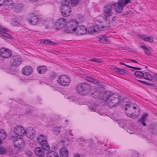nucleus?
<instances>
[{"label":"nucleus","instance_id":"nucleus-1","mask_svg":"<svg viewBox=\"0 0 157 157\" xmlns=\"http://www.w3.org/2000/svg\"><path fill=\"white\" fill-rule=\"evenodd\" d=\"M63 27H64L63 29L65 32L71 33L75 32L77 36L84 35L87 31L85 26L79 25V22L75 19L71 20L67 23L66 19L63 18L58 20L55 24V28L59 29Z\"/></svg>","mask_w":157,"mask_h":157},{"label":"nucleus","instance_id":"nucleus-2","mask_svg":"<svg viewBox=\"0 0 157 157\" xmlns=\"http://www.w3.org/2000/svg\"><path fill=\"white\" fill-rule=\"evenodd\" d=\"M120 98L118 95L108 91L104 94L102 100L103 101L106 102L108 106L112 108L118 105L120 101Z\"/></svg>","mask_w":157,"mask_h":157},{"label":"nucleus","instance_id":"nucleus-3","mask_svg":"<svg viewBox=\"0 0 157 157\" xmlns=\"http://www.w3.org/2000/svg\"><path fill=\"white\" fill-rule=\"evenodd\" d=\"M125 112L127 116L130 118H135L139 115L140 109L137 107L131 106L129 101H127L125 104Z\"/></svg>","mask_w":157,"mask_h":157},{"label":"nucleus","instance_id":"nucleus-4","mask_svg":"<svg viewBox=\"0 0 157 157\" xmlns=\"http://www.w3.org/2000/svg\"><path fill=\"white\" fill-rule=\"evenodd\" d=\"M91 89L90 85L86 82L81 83L76 87V90L78 93L84 95L90 93Z\"/></svg>","mask_w":157,"mask_h":157},{"label":"nucleus","instance_id":"nucleus-5","mask_svg":"<svg viewBox=\"0 0 157 157\" xmlns=\"http://www.w3.org/2000/svg\"><path fill=\"white\" fill-rule=\"evenodd\" d=\"M36 141L42 148L45 150H49L50 146L44 136L42 134L40 135L37 137Z\"/></svg>","mask_w":157,"mask_h":157},{"label":"nucleus","instance_id":"nucleus-6","mask_svg":"<svg viewBox=\"0 0 157 157\" xmlns=\"http://www.w3.org/2000/svg\"><path fill=\"white\" fill-rule=\"evenodd\" d=\"M12 138L14 147L20 149L24 147L25 142L22 138L17 136H12Z\"/></svg>","mask_w":157,"mask_h":157},{"label":"nucleus","instance_id":"nucleus-7","mask_svg":"<svg viewBox=\"0 0 157 157\" xmlns=\"http://www.w3.org/2000/svg\"><path fill=\"white\" fill-rule=\"evenodd\" d=\"M57 82L60 85L63 86H67L70 84L71 80L67 75H63L59 76L57 80Z\"/></svg>","mask_w":157,"mask_h":157},{"label":"nucleus","instance_id":"nucleus-8","mask_svg":"<svg viewBox=\"0 0 157 157\" xmlns=\"http://www.w3.org/2000/svg\"><path fill=\"white\" fill-rule=\"evenodd\" d=\"M60 10L61 15L64 17L69 16L71 12L70 6H61Z\"/></svg>","mask_w":157,"mask_h":157},{"label":"nucleus","instance_id":"nucleus-9","mask_svg":"<svg viewBox=\"0 0 157 157\" xmlns=\"http://www.w3.org/2000/svg\"><path fill=\"white\" fill-rule=\"evenodd\" d=\"M29 23L33 25L37 24L39 21V18L37 16L33 13H30L28 15Z\"/></svg>","mask_w":157,"mask_h":157},{"label":"nucleus","instance_id":"nucleus-10","mask_svg":"<svg viewBox=\"0 0 157 157\" xmlns=\"http://www.w3.org/2000/svg\"><path fill=\"white\" fill-rule=\"evenodd\" d=\"M22 59L18 56H13L10 59V63L11 66L17 67L21 63Z\"/></svg>","mask_w":157,"mask_h":157},{"label":"nucleus","instance_id":"nucleus-11","mask_svg":"<svg viewBox=\"0 0 157 157\" xmlns=\"http://www.w3.org/2000/svg\"><path fill=\"white\" fill-rule=\"evenodd\" d=\"M10 50L8 49L2 48L0 49V56L3 58H8L12 55Z\"/></svg>","mask_w":157,"mask_h":157},{"label":"nucleus","instance_id":"nucleus-12","mask_svg":"<svg viewBox=\"0 0 157 157\" xmlns=\"http://www.w3.org/2000/svg\"><path fill=\"white\" fill-rule=\"evenodd\" d=\"M90 93L91 96L95 99L100 98L102 95L101 91L97 88L91 89Z\"/></svg>","mask_w":157,"mask_h":157},{"label":"nucleus","instance_id":"nucleus-13","mask_svg":"<svg viewBox=\"0 0 157 157\" xmlns=\"http://www.w3.org/2000/svg\"><path fill=\"white\" fill-rule=\"evenodd\" d=\"M112 5H106L104 6V9L103 11L105 17H110L113 14L112 12Z\"/></svg>","mask_w":157,"mask_h":157},{"label":"nucleus","instance_id":"nucleus-14","mask_svg":"<svg viewBox=\"0 0 157 157\" xmlns=\"http://www.w3.org/2000/svg\"><path fill=\"white\" fill-rule=\"evenodd\" d=\"M25 133L27 137L31 139H33L35 136L36 132L32 128H29L26 129Z\"/></svg>","mask_w":157,"mask_h":157},{"label":"nucleus","instance_id":"nucleus-15","mask_svg":"<svg viewBox=\"0 0 157 157\" xmlns=\"http://www.w3.org/2000/svg\"><path fill=\"white\" fill-rule=\"evenodd\" d=\"M44 150L40 147H36L34 149V153L35 154L38 156L44 157L45 155Z\"/></svg>","mask_w":157,"mask_h":157},{"label":"nucleus","instance_id":"nucleus-16","mask_svg":"<svg viewBox=\"0 0 157 157\" xmlns=\"http://www.w3.org/2000/svg\"><path fill=\"white\" fill-rule=\"evenodd\" d=\"M14 132L18 136H21L25 133V130L21 126H17L15 128Z\"/></svg>","mask_w":157,"mask_h":157},{"label":"nucleus","instance_id":"nucleus-17","mask_svg":"<svg viewBox=\"0 0 157 157\" xmlns=\"http://www.w3.org/2000/svg\"><path fill=\"white\" fill-rule=\"evenodd\" d=\"M60 157H68V151L67 149L65 147L61 148L59 150Z\"/></svg>","mask_w":157,"mask_h":157},{"label":"nucleus","instance_id":"nucleus-18","mask_svg":"<svg viewBox=\"0 0 157 157\" xmlns=\"http://www.w3.org/2000/svg\"><path fill=\"white\" fill-rule=\"evenodd\" d=\"M112 5L114 6L115 10L117 13H122V11L123 9V6L114 3H113Z\"/></svg>","mask_w":157,"mask_h":157},{"label":"nucleus","instance_id":"nucleus-19","mask_svg":"<svg viewBox=\"0 0 157 157\" xmlns=\"http://www.w3.org/2000/svg\"><path fill=\"white\" fill-rule=\"evenodd\" d=\"M112 5L114 6L115 10L117 13H122V11L123 9V6L114 3H113Z\"/></svg>","mask_w":157,"mask_h":157},{"label":"nucleus","instance_id":"nucleus-20","mask_svg":"<svg viewBox=\"0 0 157 157\" xmlns=\"http://www.w3.org/2000/svg\"><path fill=\"white\" fill-rule=\"evenodd\" d=\"M139 36L141 39L145 41H148L150 43L153 42V39L152 36H148L145 35H140Z\"/></svg>","mask_w":157,"mask_h":157},{"label":"nucleus","instance_id":"nucleus-21","mask_svg":"<svg viewBox=\"0 0 157 157\" xmlns=\"http://www.w3.org/2000/svg\"><path fill=\"white\" fill-rule=\"evenodd\" d=\"M99 27L97 25H93L91 26L87 29V31L89 34L92 33L97 31V30L98 29Z\"/></svg>","mask_w":157,"mask_h":157},{"label":"nucleus","instance_id":"nucleus-22","mask_svg":"<svg viewBox=\"0 0 157 157\" xmlns=\"http://www.w3.org/2000/svg\"><path fill=\"white\" fill-rule=\"evenodd\" d=\"M140 48L143 49L144 53L148 56H151V54L150 51L151 48H148L146 47L145 45H143L141 46Z\"/></svg>","mask_w":157,"mask_h":157},{"label":"nucleus","instance_id":"nucleus-23","mask_svg":"<svg viewBox=\"0 0 157 157\" xmlns=\"http://www.w3.org/2000/svg\"><path fill=\"white\" fill-rule=\"evenodd\" d=\"M47 157H59L58 154L55 151L50 150L46 154Z\"/></svg>","mask_w":157,"mask_h":157},{"label":"nucleus","instance_id":"nucleus-24","mask_svg":"<svg viewBox=\"0 0 157 157\" xmlns=\"http://www.w3.org/2000/svg\"><path fill=\"white\" fill-rule=\"evenodd\" d=\"M108 37L105 36L103 35L98 37V40L101 43L105 44L108 42Z\"/></svg>","mask_w":157,"mask_h":157},{"label":"nucleus","instance_id":"nucleus-25","mask_svg":"<svg viewBox=\"0 0 157 157\" xmlns=\"http://www.w3.org/2000/svg\"><path fill=\"white\" fill-rule=\"evenodd\" d=\"M147 114H144L139 120V121L144 126H145L146 125V124L145 123L144 121L147 120Z\"/></svg>","mask_w":157,"mask_h":157},{"label":"nucleus","instance_id":"nucleus-26","mask_svg":"<svg viewBox=\"0 0 157 157\" xmlns=\"http://www.w3.org/2000/svg\"><path fill=\"white\" fill-rule=\"evenodd\" d=\"M13 2L12 0H5L3 5H4V6L5 7V8L6 9H8L9 7L8 6H13Z\"/></svg>","mask_w":157,"mask_h":157},{"label":"nucleus","instance_id":"nucleus-27","mask_svg":"<svg viewBox=\"0 0 157 157\" xmlns=\"http://www.w3.org/2000/svg\"><path fill=\"white\" fill-rule=\"evenodd\" d=\"M85 79L86 80L95 84H98L99 82H98L96 79L88 76H86L85 77Z\"/></svg>","mask_w":157,"mask_h":157},{"label":"nucleus","instance_id":"nucleus-28","mask_svg":"<svg viewBox=\"0 0 157 157\" xmlns=\"http://www.w3.org/2000/svg\"><path fill=\"white\" fill-rule=\"evenodd\" d=\"M6 133L3 129H0V139L4 140L6 137Z\"/></svg>","mask_w":157,"mask_h":157},{"label":"nucleus","instance_id":"nucleus-29","mask_svg":"<svg viewBox=\"0 0 157 157\" xmlns=\"http://www.w3.org/2000/svg\"><path fill=\"white\" fill-rule=\"evenodd\" d=\"M22 73L24 75H29L33 72L32 69H22Z\"/></svg>","mask_w":157,"mask_h":157},{"label":"nucleus","instance_id":"nucleus-30","mask_svg":"<svg viewBox=\"0 0 157 157\" xmlns=\"http://www.w3.org/2000/svg\"><path fill=\"white\" fill-rule=\"evenodd\" d=\"M144 78L145 79L149 80H150L153 79L152 76L147 72H145L144 74Z\"/></svg>","mask_w":157,"mask_h":157},{"label":"nucleus","instance_id":"nucleus-31","mask_svg":"<svg viewBox=\"0 0 157 157\" xmlns=\"http://www.w3.org/2000/svg\"><path fill=\"white\" fill-rule=\"evenodd\" d=\"M105 21L106 22V25L105 26H103L101 27V28H105V29H108L110 27V22L109 20H108L107 19V17H105Z\"/></svg>","mask_w":157,"mask_h":157},{"label":"nucleus","instance_id":"nucleus-32","mask_svg":"<svg viewBox=\"0 0 157 157\" xmlns=\"http://www.w3.org/2000/svg\"><path fill=\"white\" fill-rule=\"evenodd\" d=\"M0 33L2 35V36L6 37L10 39H13V37L10 34H8L6 33L0 31Z\"/></svg>","mask_w":157,"mask_h":157},{"label":"nucleus","instance_id":"nucleus-33","mask_svg":"<svg viewBox=\"0 0 157 157\" xmlns=\"http://www.w3.org/2000/svg\"><path fill=\"white\" fill-rule=\"evenodd\" d=\"M116 73L121 75H124L127 73V71L125 69H114Z\"/></svg>","mask_w":157,"mask_h":157},{"label":"nucleus","instance_id":"nucleus-34","mask_svg":"<svg viewBox=\"0 0 157 157\" xmlns=\"http://www.w3.org/2000/svg\"><path fill=\"white\" fill-rule=\"evenodd\" d=\"M60 127H54L52 128V130L54 132L55 134H57L60 132Z\"/></svg>","mask_w":157,"mask_h":157},{"label":"nucleus","instance_id":"nucleus-35","mask_svg":"<svg viewBox=\"0 0 157 157\" xmlns=\"http://www.w3.org/2000/svg\"><path fill=\"white\" fill-rule=\"evenodd\" d=\"M62 6H69V4L71 2V0H61Z\"/></svg>","mask_w":157,"mask_h":157},{"label":"nucleus","instance_id":"nucleus-36","mask_svg":"<svg viewBox=\"0 0 157 157\" xmlns=\"http://www.w3.org/2000/svg\"><path fill=\"white\" fill-rule=\"evenodd\" d=\"M134 74L137 77H144V73L141 71H136L134 73Z\"/></svg>","mask_w":157,"mask_h":157},{"label":"nucleus","instance_id":"nucleus-37","mask_svg":"<svg viewBox=\"0 0 157 157\" xmlns=\"http://www.w3.org/2000/svg\"><path fill=\"white\" fill-rule=\"evenodd\" d=\"M89 60L92 62H94L96 63H101L102 62V60L100 59H98L95 58L90 59Z\"/></svg>","mask_w":157,"mask_h":157},{"label":"nucleus","instance_id":"nucleus-38","mask_svg":"<svg viewBox=\"0 0 157 157\" xmlns=\"http://www.w3.org/2000/svg\"><path fill=\"white\" fill-rule=\"evenodd\" d=\"M42 42L43 44H45L51 45V41L48 40H42Z\"/></svg>","mask_w":157,"mask_h":157},{"label":"nucleus","instance_id":"nucleus-39","mask_svg":"<svg viewBox=\"0 0 157 157\" xmlns=\"http://www.w3.org/2000/svg\"><path fill=\"white\" fill-rule=\"evenodd\" d=\"M71 1L70 3L72 4L75 6L76 5H77L79 3L78 0H71Z\"/></svg>","mask_w":157,"mask_h":157},{"label":"nucleus","instance_id":"nucleus-40","mask_svg":"<svg viewBox=\"0 0 157 157\" xmlns=\"http://www.w3.org/2000/svg\"><path fill=\"white\" fill-rule=\"evenodd\" d=\"M6 152L5 149L2 146H0V154H4Z\"/></svg>","mask_w":157,"mask_h":157},{"label":"nucleus","instance_id":"nucleus-41","mask_svg":"<svg viewBox=\"0 0 157 157\" xmlns=\"http://www.w3.org/2000/svg\"><path fill=\"white\" fill-rule=\"evenodd\" d=\"M25 154L28 156H31L33 154L32 152L29 150L26 151H25Z\"/></svg>","mask_w":157,"mask_h":157},{"label":"nucleus","instance_id":"nucleus-42","mask_svg":"<svg viewBox=\"0 0 157 157\" xmlns=\"http://www.w3.org/2000/svg\"><path fill=\"white\" fill-rule=\"evenodd\" d=\"M76 72L78 74L82 75H84L85 74V73L83 71L79 69H77Z\"/></svg>","mask_w":157,"mask_h":157},{"label":"nucleus","instance_id":"nucleus-43","mask_svg":"<svg viewBox=\"0 0 157 157\" xmlns=\"http://www.w3.org/2000/svg\"><path fill=\"white\" fill-rule=\"evenodd\" d=\"M47 69H37V72L40 74L44 73L46 71Z\"/></svg>","mask_w":157,"mask_h":157},{"label":"nucleus","instance_id":"nucleus-44","mask_svg":"<svg viewBox=\"0 0 157 157\" xmlns=\"http://www.w3.org/2000/svg\"><path fill=\"white\" fill-rule=\"evenodd\" d=\"M121 14L120 15V16L126 17H127V15L129 14V13L128 11H126L125 13H121Z\"/></svg>","mask_w":157,"mask_h":157},{"label":"nucleus","instance_id":"nucleus-45","mask_svg":"<svg viewBox=\"0 0 157 157\" xmlns=\"http://www.w3.org/2000/svg\"><path fill=\"white\" fill-rule=\"evenodd\" d=\"M124 2L123 0H118V2L115 3H118L119 4H120L121 5H122V6H124Z\"/></svg>","mask_w":157,"mask_h":157},{"label":"nucleus","instance_id":"nucleus-46","mask_svg":"<svg viewBox=\"0 0 157 157\" xmlns=\"http://www.w3.org/2000/svg\"><path fill=\"white\" fill-rule=\"evenodd\" d=\"M0 30H2L6 32H8L9 30L8 29H6L0 25Z\"/></svg>","mask_w":157,"mask_h":157},{"label":"nucleus","instance_id":"nucleus-47","mask_svg":"<svg viewBox=\"0 0 157 157\" xmlns=\"http://www.w3.org/2000/svg\"><path fill=\"white\" fill-rule=\"evenodd\" d=\"M47 67L46 66L44 65L40 66L37 67L36 69H47Z\"/></svg>","mask_w":157,"mask_h":157},{"label":"nucleus","instance_id":"nucleus-48","mask_svg":"<svg viewBox=\"0 0 157 157\" xmlns=\"http://www.w3.org/2000/svg\"><path fill=\"white\" fill-rule=\"evenodd\" d=\"M126 66L127 67L129 68H130L131 69H142L141 68L138 67H132V66H131L127 65H126Z\"/></svg>","mask_w":157,"mask_h":157},{"label":"nucleus","instance_id":"nucleus-49","mask_svg":"<svg viewBox=\"0 0 157 157\" xmlns=\"http://www.w3.org/2000/svg\"><path fill=\"white\" fill-rule=\"evenodd\" d=\"M146 84L148 85H149L152 86H155V83L151 82H146Z\"/></svg>","mask_w":157,"mask_h":157},{"label":"nucleus","instance_id":"nucleus-50","mask_svg":"<svg viewBox=\"0 0 157 157\" xmlns=\"http://www.w3.org/2000/svg\"><path fill=\"white\" fill-rule=\"evenodd\" d=\"M109 69H120L119 68H117V67H116L115 66H112V65L109 66Z\"/></svg>","mask_w":157,"mask_h":157},{"label":"nucleus","instance_id":"nucleus-51","mask_svg":"<svg viewBox=\"0 0 157 157\" xmlns=\"http://www.w3.org/2000/svg\"><path fill=\"white\" fill-rule=\"evenodd\" d=\"M22 69H33L30 66H26L24 67Z\"/></svg>","mask_w":157,"mask_h":157},{"label":"nucleus","instance_id":"nucleus-52","mask_svg":"<svg viewBox=\"0 0 157 157\" xmlns=\"http://www.w3.org/2000/svg\"><path fill=\"white\" fill-rule=\"evenodd\" d=\"M145 68L146 69H149V68H150L151 67L149 65H147V64H145V65L144 66Z\"/></svg>","mask_w":157,"mask_h":157},{"label":"nucleus","instance_id":"nucleus-53","mask_svg":"<svg viewBox=\"0 0 157 157\" xmlns=\"http://www.w3.org/2000/svg\"><path fill=\"white\" fill-rule=\"evenodd\" d=\"M124 0V5L128 3V2H130V0Z\"/></svg>","mask_w":157,"mask_h":157},{"label":"nucleus","instance_id":"nucleus-54","mask_svg":"<svg viewBox=\"0 0 157 157\" xmlns=\"http://www.w3.org/2000/svg\"><path fill=\"white\" fill-rule=\"evenodd\" d=\"M116 20H117V17L115 16L113 17L112 20V21L113 22L116 21Z\"/></svg>","mask_w":157,"mask_h":157},{"label":"nucleus","instance_id":"nucleus-55","mask_svg":"<svg viewBox=\"0 0 157 157\" xmlns=\"http://www.w3.org/2000/svg\"><path fill=\"white\" fill-rule=\"evenodd\" d=\"M5 0H0V6L3 5Z\"/></svg>","mask_w":157,"mask_h":157},{"label":"nucleus","instance_id":"nucleus-56","mask_svg":"<svg viewBox=\"0 0 157 157\" xmlns=\"http://www.w3.org/2000/svg\"><path fill=\"white\" fill-rule=\"evenodd\" d=\"M57 44V43L51 41V45H55Z\"/></svg>","mask_w":157,"mask_h":157},{"label":"nucleus","instance_id":"nucleus-57","mask_svg":"<svg viewBox=\"0 0 157 157\" xmlns=\"http://www.w3.org/2000/svg\"><path fill=\"white\" fill-rule=\"evenodd\" d=\"M74 157H80V155L78 153H75L74 154Z\"/></svg>","mask_w":157,"mask_h":157},{"label":"nucleus","instance_id":"nucleus-58","mask_svg":"<svg viewBox=\"0 0 157 157\" xmlns=\"http://www.w3.org/2000/svg\"><path fill=\"white\" fill-rule=\"evenodd\" d=\"M21 7V8H22L23 7V5L21 4H19L18 5V7Z\"/></svg>","mask_w":157,"mask_h":157},{"label":"nucleus","instance_id":"nucleus-59","mask_svg":"<svg viewBox=\"0 0 157 157\" xmlns=\"http://www.w3.org/2000/svg\"><path fill=\"white\" fill-rule=\"evenodd\" d=\"M129 60H130V61H132V62H134V63H137V62L136 61V60H134V59H129Z\"/></svg>","mask_w":157,"mask_h":157},{"label":"nucleus","instance_id":"nucleus-60","mask_svg":"<svg viewBox=\"0 0 157 157\" xmlns=\"http://www.w3.org/2000/svg\"><path fill=\"white\" fill-rule=\"evenodd\" d=\"M138 81L141 82H142L143 83H144V84H146V82H145V81H140V80H138Z\"/></svg>","mask_w":157,"mask_h":157},{"label":"nucleus","instance_id":"nucleus-61","mask_svg":"<svg viewBox=\"0 0 157 157\" xmlns=\"http://www.w3.org/2000/svg\"><path fill=\"white\" fill-rule=\"evenodd\" d=\"M30 2H36L37 0H29Z\"/></svg>","mask_w":157,"mask_h":157},{"label":"nucleus","instance_id":"nucleus-62","mask_svg":"<svg viewBox=\"0 0 157 157\" xmlns=\"http://www.w3.org/2000/svg\"><path fill=\"white\" fill-rule=\"evenodd\" d=\"M119 64L120 65H124V63H122V62H120L119 63Z\"/></svg>","mask_w":157,"mask_h":157},{"label":"nucleus","instance_id":"nucleus-63","mask_svg":"<svg viewBox=\"0 0 157 157\" xmlns=\"http://www.w3.org/2000/svg\"><path fill=\"white\" fill-rule=\"evenodd\" d=\"M71 131L70 132H69V133L71 135V136H73V134H72V133L71 132Z\"/></svg>","mask_w":157,"mask_h":157},{"label":"nucleus","instance_id":"nucleus-64","mask_svg":"<svg viewBox=\"0 0 157 157\" xmlns=\"http://www.w3.org/2000/svg\"><path fill=\"white\" fill-rule=\"evenodd\" d=\"M154 76L155 77H156V78H157V73H155L154 75Z\"/></svg>","mask_w":157,"mask_h":157}]
</instances>
